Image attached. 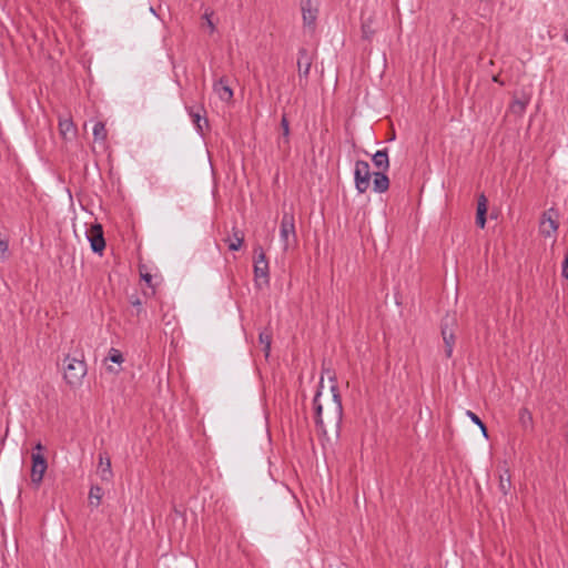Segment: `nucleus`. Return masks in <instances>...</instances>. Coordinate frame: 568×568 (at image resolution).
Listing matches in <instances>:
<instances>
[{
    "label": "nucleus",
    "instance_id": "nucleus-2",
    "mask_svg": "<svg viewBox=\"0 0 568 568\" xmlns=\"http://www.w3.org/2000/svg\"><path fill=\"white\" fill-rule=\"evenodd\" d=\"M63 363V378L65 383L72 388L81 386L88 372L84 359L67 355Z\"/></svg>",
    "mask_w": 568,
    "mask_h": 568
},
{
    "label": "nucleus",
    "instance_id": "nucleus-27",
    "mask_svg": "<svg viewBox=\"0 0 568 568\" xmlns=\"http://www.w3.org/2000/svg\"><path fill=\"white\" fill-rule=\"evenodd\" d=\"M130 304L136 310V315L139 316L143 312L142 302L139 296L134 295L130 297Z\"/></svg>",
    "mask_w": 568,
    "mask_h": 568
},
{
    "label": "nucleus",
    "instance_id": "nucleus-14",
    "mask_svg": "<svg viewBox=\"0 0 568 568\" xmlns=\"http://www.w3.org/2000/svg\"><path fill=\"white\" fill-rule=\"evenodd\" d=\"M373 163L381 171H387L389 169V159L387 149L378 150L373 154Z\"/></svg>",
    "mask_w": 568,
    "mask_h": 568
},
{
    "label": "nucleus",
    "instance_id": "nucleus-32",
    "mask_svg": "<svg viewBox=\"0 0 568 568\" xmlns=\"http://www.w3.org/2000/svg\"><path fill=\"white\" fill-rule=\"evenodd\" d=\"M204 19L206 20V23H207V26L210 28V31L214 32L215 31V26H214V23L211 20V13L205 12Z\"/></svg>",
    "mask_w": 568,
    "mask_h": 568
},
{
    "label": "nucleus",
    "instance_id": "nucleus-29",
    "mask_svg": "<svg viewBox=\"0 0 568 568\" xmlns=\"http://www.w3.org/2000/svg\"><path fill=\"white\" fill-rule=\"evenodd\" d=\"M547 222L549 224V227H550V231H542L547 236L551 235L552 233H555L558 229V224L551 220L550 217L547 219Z\"/></svg>",
    "mask_w": 568,
    "mask_h": 568
},
{
    "label": "nucleus",
    "instance_id": "nucleus-9",
    "mask_svg": "<svg viewBox=\"0 0 568 568\" xmlns=\"http://www.w3.org/2000/svg\"><path fill=\"white\" fill-rule=\"evenodd\" d=\"M301 10L304 23L307 26L313 24L318 13L317 0H302Z\"/></svg>",
    "mask_w": 568,
    "mask_h": 568
},
{
    "label": "nucleus",
    "instance_id": "nucleus-36",
    "mask_svg": "<svg viewBox=\"0 0 568 568\" xmlns=\"http://www.w3.org/2000/svg\"><path fill=\"white\" fill-rule=\"evenodd\" d=\"M151 13L155 14V10L151 7L150 8Z\"/></svg>",
    "mask_w": 568,
    "mask_h": 568
},
{
    "label": "nucleus",
    "instance_id": "nucleus-31",
    "mask_svg": "<svg viewBox=\"0 0 568 568\" xmlns=\"http://www.w3.org/2000/svg\"><path fill=\"white\" fill-rule=\"evenodd\" d=\"M7 251H8V242L0 239V260L4 258Z\"/></svg>",
    "mask_w": 568,
    "mask_h": 568
},
{
    "label": "nucleus",
    "instance_id": "nucleus-21",
    "mask_svg": "<svg viewBox=\"0 0 568 568\" xmlns=\"http://www.w3.org/2000/svg\"><path fill=\"white\" fill-rule=\"evenodd\" d=\"M99 471L102 478H109L111 476V462L110 458L100 455Z\"/></svg>",
    "mask_w": 568,
    "mask_h": 568
},
{
    "label": "nucleus",
    "instance_id": "nucleus-1",
    "mask_svg": "<svg viewBox=\"0 0 568 568\" xmlns=\"http://www.w3.org/2000/svg\"><path fill=\"white\" fill-rule=\"evenodd\" d=\"M326 374L329 382L332 383L329 389L332 393V399L327 404L326 408L321 402L323 385V376L318 383V388L313 398V408H314V422L316 425V429L323 436L327 435V428L331 427L335 435L339 436L341 425L343 420V405L342 397L339 394V389L336 383V375L328 368L323 369V374Z\"/></svg>",
    "mask_w": 568,
    "mask_h": 568
},
{
    "label": "nucleus",
    "instance_id": "nucleus-19",
    "mask_svg": "<svg viewBox=\"0 0 568 568\" xmlns=\"http://www.w3.org/2000/svg\"><path fill=\"white\" fill-rule=\"evenodd\" d=\"M93 136L95 141L104 142L108 136L105 124L101 121H97L93 125Z\"/></svg>",
    "mask_w": 568,
    "mask_h": 568
},
{
    "label": "nucleus",
    "instance_id": "nucleus-3",
    "mask_svg": "<svg viewBox=\"0 0 568 568\" xmlns=\"http://www.w3.org/2000/svg\"><path fill=\"white\" fill-rule=\"evenodd\" d=\"M280 241L284 252L296 245L295 219L292 212H284L280 225Z\"/></svg>",
    "mask_w": 568,
    "mask_h": 568
},
{
    "label": "nucleus",
    "instance_id": "nucleus-7",
    "mask_svg": "<svg viewBox=\"0 0 568 568\" xmlns=\"http://www.w3.org/2000/svg\"><path fill=\"white\" fill-rule=\"evenodd\" d=\"M87 237L90 242L91 250L94 253H102L105 247V241L103 237L102 226L100 224H95L91 226L87 232Z\"/></svg>",
    "mask_w": 568,
    "mask_h": 568
},
{
    "label": "nucleus",
    "instance_id": "nucleus-26",
    "mask_svg": "<svg viewBox=\"0 0 568 568\" xmlns=\"http://www.w3.org/2000/svg\"><path fill=\"white\" fill-rule=\"evenodd\" d=\"M108 358L115 364H121L124 361L122 353L113 347L110 349Z\"/></svg>",
    "mask_w": 568,
    "mask_h": 568
},
{
    "label": "nucleus",
    "instance_id": "nucleus-24",
    "mask_svg": "<svg viewBox=\"0 0 568 568\" xmlns=\"http://www.w3.org/2000/svg\"><path fill=\"white\" fill-rule=\"evenodd\" d=\"M519 419L520 423L526 427L528 425H531L532 423V416L528 408L523 407L519 410Z\"/></svg>",
    "mask_w": 568,
    "mask_h": 568
},
{
    "label": "nucleus",
    "instance_id": "nucleus-33",
    "mask_svg": "<svg viewBox=\"0 0 568 568\" xmlns=\"http://www.w3.org/2000/svg\"><path fill=\"white\" fill-rule=\"evenodd\" d=\"M562 275L568 278V255L565 256L562 262Z\"/></svg>",
    "mask_w": 568,
    "mask_h": 568
},
{
    "label": "nucleus",
    "instance_id": "nucleus-15",
    "mask_svg": "<svg viewBox=\"0 0 568 568\" xmlns=\"http://www.w3.org/2000/svg\"><path fill=\"white\" fill-rule=\"evenodd\" d=\"M442 335L445 344V355L447 358H450L455 345V335L447 326L442 327Z\"/></svg>",
    "mask_w": 568,
    "mask_h": 568
},
{
    "label": "nucleus",
    "instance_id": "nucleus-11",
    "mask_svg": "<svg viewBox=\"0 0 568 568\" xmlns=\"http://www.w3.org/2000/svg\"><path fill=\"white\" fill-rule=\"evenodd\" d=\"M213 90L223 102H229L233 98V90L224 78H221L214 83Z\"/></svg>",
    "mask_w": 568,
    "mask_h": 568
},
{
    "label": "nucleus",
    "instance_id": "nucleus-16",
    "mask_svg": "<svg viewBox=\"0 0 568 568\" xmlns=\"http://www.w3.org/2000/svg\"><path fill=\"white\" fill-rule=\"evenodd\" d=\"M529 97L526 95L520 99H515L509 105V111L517 116H521L529 104Z\"/></svg>",
    "mask_w": 568,
    "mask_h": 568
},
{
    "label": "nucleus",
    "instance_id": "nucleus-5",
    "mask_svg": "<svg viewBox=\"0 0 568 568\" xmlns=\"http://www.w3.org/2000/svg\"><path fill=\"white\" fill-rule=\"evenodd\" d=\"M254 275L255 278L268 281V262L262 246L254 247Z\"/></svg>",
    "mask_w": 568,
    "mask_h": 568
},
{
    "label": "nucleus",
    "instance_id": "nucleus-30",
    "mask_svg": "<svg viewBox=\"0 0 568 568\" xmlns=\"http://www.w3.org/2000/svg\"><path fill=\"white\" fill-rule=\"evenodd\" d=\"M140 275H141V278H142V280L148 284V286H149V287L154 288V285H153V283H152L153 277H152V275H151L150 273H148V272H145V273L141 272V273H140Z\"/></svg>",
    "mask_w": 568,
    "mask_h": 568
},
{
    "label": "nucleus",
    "instance_id": "nucleus-25",
    "mask_svg": "<svg viewBox=\"0 0 568 568\" xmlns=\"http://www.w3.org/2000/svg\"><path fill=\"white\" fill-rule=\"evenodd\" d=\"M59 128L63 135H65L68 132L74 131L73 122L69 119L60 120Z\"/></svg>",
    "mask_w": 568,
    "mask_h": 568
},
{
    "label": "nucleus",
    "instance_id": "nucleus-35",
    "mask_svg": "<svg viewBox=\"0 0 568 568\" xmlns=\"http://www.w3.org/2000/svg\"><path fill=\"white\" fill-rule=\"evenodd\" d=\"M89 497H98V496L94 494L93 488L90 490Z\"/></svg>",
    "mask_w": 568,
    "mask_h": 568
},
{
    "label": "nucleus",
    "instance_id": "nucleus-22",
    "mask_svg": "<svg viewBox=\"0 0 568 568\" xmlns=\"http://www.w3.org/2000/svg\"><path fill=\"white\" fill-rule=\"evenodd\" d=\"M258 341L264 346V353H265V356L267 357L271 352V343H272L271 334H268L266 332H261L258 335Z\"/></svg>",
    "mask_w": 568,
    "mask_h": 568
},
{
    "label": "nucleus",
    "instance_id": "nucleus-23",
    "mask_svg": "<svg viewBox=\"0 0 568 568\" xmlns=\"http://www.w3.org/2000/svg\"><path fill=\"white\" fill-rule=\"evenodd\" d=\"M466 415L471 419V422H473L475 425H477V426L480 428V430H481L483 435H484L485 437H488V434H487V427H486V426H485V424L481 422V419H480V418H479L475 413H473L471 410H467V412H466Z\"/></svg>",
    "mask_w": 568,
    "mask_h": 568
},
{
    "label": "nucleus",
    "instance_id": "nucleus-20",
    "mask_svg": "<svg viewBox=\"0 0 568 568\" xmlns=\"http://www.w3.org/2000/svg\"><path fill=\"white\" fill-rule=\"evenodd\" d=\"M511 481H510V475L508 470H505L503 474L499 475V491L503 495H508L510 491Z\"/></svg>",
    "mask_w": 568,
    "mask_h": 568
},
{
    "label": "nucleus",
    "instance_id": "nucleus-10",
    "mask_svg": "<svg viewBox=\"0 0 568 568\" xmlns=\"http://www.w3.org/2000/svg\"><path fill=\"white\" fill-rule=\"evenodd\" d=\"M312 67V58L305 48L298 50L297 71L300 78H307Z\"/></svg>",
    "mask_w": 568,
    "mask_h": 568
},
{
    "label": "nucleus",
    "instance_id": "nucleus-17",
    "mask_svg": "<svg viewBox=\"0 0 568 568\" xmlns=\"http://www.w3.org/2000/svg\"><path fill=\"white\" fill-rule=\"evenodd\" d=\"M281 128H282V136L278 140V145L280 146H282V145L288 146V144H290V122L287 120L286 114L282 115Z\"/></svg>",
    "mask_w": 568,
    "mask_h": 568
},
{
    "label": "nucleus",
    "instance_id": "nucleus-18",
    "mask_svg": "<svg viewBox=\"0 0 568 568\" xmlns=\"http://www.w3.org/2000/svg\"><path fill=\"white\" fill-rule=\"evenodd\" d=\"M229 250L239 251L244 242V235L241 231L233 229V235L229 240Z\"/></svg>",
    "mask_w": 568,
    "mask_h": 568
},
{
    "label": "nucleus",
    "instance_id": "nucleus-12",
    "mask_svg": "<svg viewBox=\"0 0 568 568\" xmlns=\"http://www.w3.org/2000/svg\"><path fill=\"white\" fill-rule=\"evenodd\" d=\"M385 172L386 171H379L373 174V190L376 193H384L389 187V179Z\"/></svg>",
    "mask_w": 568,
    "mask_h": 568
},
{
    "label": "nucleus",
    "instance_id": "nucleus-4",
    "mask_svg": "<svg viewBox=\"0 0 568 568\" xmlns=\"http://www.w3.org/2000/svg\"><path fill=\"white\" fill-rule=\"evenodd\" d=\"M371 168L367 161L357 160L354 165V183L358 193L367 191L371 184Z\"/></svg>",
    "mask_w": 568,
    "mask_h": 568
},
{
    "label": "nucleus",
    "instance_id": "nucleus-13",
    "mask_svg": "<svg viewBox=\"0 0 568 568\" xmlns=\"http://www.w3.org/2000/svg\"><path fill=\"white\" fill-rule=\"evenodd\" d=\"M486 214H487V199L484 194H480L477 201V212H476V225L480 229H484L486 225Z\"/></svg>",
    "mask_w": 568,
    "mask_h": 568
},
{
    "label": "nucleus",
    "instance_id": "nucleus-6",
    "mask_svg": "<svg viewBox=\"0 0 568 568\" xmlns=\"http://www.w3.org/2000/svg\"><path fill=\"white\" fill-rule=\"evenodd\" d=\"M31 460V481L39 485L43 479V475L48 468V463L44 455L39 453H32Z\"/></svg>",
    "mask_w": 568,
    "mask_h": 568
},
{
    "label": "nucleus",
    "instance_id": "nucleus-34",
    "mask_svg": "<svg viewBox=\"0 0 568 568\" xmlns=\"http://www.w3.org/2000/svg\"><path fill=\"white\" fill-rule=\"evenodd\" d=\"M44 447L42 446V444L40 442H38L34 447H33V452L32 453H39V454H43Z\"/></svg>",
    "mask_w": 568,
    "mask_h": 568
},
{
    "label": "nucleus",
    "instance_id": "nucleus-8",
    "mask_svg": "<svg viewBox=\"0 0 568 568\" xmlns=\"http://www.w3.org/2000/svg\"><path fill=\"white\" fill-rule=\"evenodd\" d=\"M186 110H187L190 118L192 119V122L196 129V132L201 136H203L204 126H206V128L209 126V121H207L206 116L202 114V112H204L203 108L202 106H196V108L187 106Z\"/></svg>",
    "mask_w": 568,
    "mask_h": 568
},
{
    "label": "nucleus",
    "instance_id": "nucleus-28",
    "mask_svg": "<svg viewBox=\"0 0 568 568\" xmlns=\"http://www.w3.org/2000/svg\"><path fill=\"white\" fill-rule=\"evenodd\" d=\"M362 34H363V38L366 40H371L374 36V30L371 28V26L367 22H363V24H362Z\"/></svg>",
    "mask_w": 568,
    "mask_h": 568
}]
</instances>
